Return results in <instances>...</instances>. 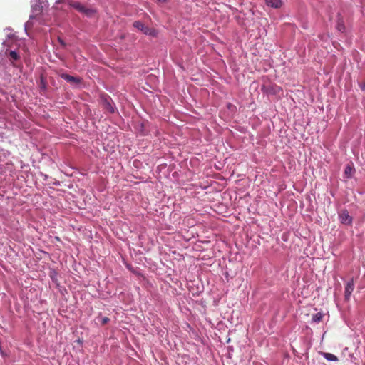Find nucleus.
Listing matches in <instances>:
<instances>
[{
    "label": "nucleus",
    "mask_w": 365,
    "mask_h": 365,
    "mask_svg": "<svg viewBox=\"0 0 365 365\" xmlns=\"http://www.w3.org/2000/svg\"><path fill=\"white\" fill-rule=\"evenodd\" d=\"M133 26L137 29L138 30L142 31L143 34L150 36H155V31L154 29H150L148 26H145L144 24H143L140 21H135L133 22Z\"/></svg>",
    "instance_id": "1"
},
{
    "label": "nucleus",
    "mask_w": 365,
    "mask_h": 365,
    "mask_svg": "<svg viewBox=\"0 0 365 365\" xmlns=\"http://www.w3.org/2000/svg\"><path fill=\"white\" fill-rule=\"evenodd\" d=\"M102 105L103 108L110 113L115 112V108L112 104L111 99L109 96H106L102 97Z\"/></svg>",
    "instance_id": "2"
},
{
    "label": "nucleus",
    "mask_w": 365,
    "mask_h": 365,
    "mask_svg": "<svg viewBox=\"0 0 365 365\" xmlns=\"http://www.w3.org/2000/svg\"><path fill=\"white\" fill-rule=\"evenodd\" d=\"M354 289V279H351L346 284L344 291V298L346 301H349L350 297Z\"/></svg>",
    "instance_id": "3"
},
{
    "label": "nucleus",
    "mask_w": 365,
    "mask_h": 365,
    "mask_svg": "<svg viewBox=\"0 0 365 365\" xmlns=\"http://www.w3.org/2000/svg\"><path fill=\"white\" fill-rule=\"evenodd\" d=\"M61 77L71 84H79L82 81L81 78L75 77L67 73H62Z\"/></svg>",
    "instance_id": "4"
},
{
    "label": "nucleus",
    "mask_w": 365,
    "mask_h": 365,
    "mask_svg": "<svg viewBox=\"0 0 365 365\" xmlns=\"http://www.w3.org/2000/svg\"><path fill=\"white\" fill-rule=\"evenodd\" d=\"M339 219L341 223L344 225H351L352 217L349 215L347 210H342L339 214Z\"/></svg>",
    "instance_id": "5"
},
{
    "label": "nucleus",
    "mask_w": 365,
    "mask_h": 365,
    "mask_svg": "<svg viewBox=\"0 0 365 365\" xmlns=\"http://www.w3.org/2000/svg\"><path fill=\"white\" fill-rule=\"evenodd\" d=\"M355 173L354 164L350 163L346 165L344 170V175L346 178H351Z\"/></svg>",
    "instance_id": "6"
},
{
    "label": "nucleus",
    "mask_w": 365,
    "mask_h": 365,
    "mask_svg": "<svg viewBox=\"0 0 365 365\" xmlns=\"http://www.w3.org/2000/svg\"><path fill=\"white\" fill-rule=\"evenodd\" d=\"M265 2L268 6L275 9L280 8L282 5V0H265Z\"/></svg>",
    "instance_id": "7"
},
{
    "label": "nucleus",
    "mask_w": 365,
    "mask_h": 365,
    "mask_svg": "<svg viewBox=\"0 0 365 365\" xmlns=\"http://www.w3.org/2000/svg\"><path fill=\"white\" fill-rule=\"evenodd\" d=\"M96 11L91 8H87L85 6H83V10L81 11L85 16L88 17H91L95 14Z\"/></svg>",
    "instance_id": "8"
},
{
    "label": "nucleus",
    "mask_w": 365,
    "mask_h": 365,
    "mask_svg": "<svg viewBox=\"0 0 365 365\" xmlns=\"http://www.w3.org/2000/svg\"><path fill=\"white\" fill-rule=\"evenodd\" d=\"M70 5L73 8L75 9L76 10H77L78 11L81 12L83 10V6L84 5L81 4V3L79 2H77V1H71L70 3Z\"/></svg>",
    "instance_id": "9"
},
{
    "label": "nucleus",
    "mask_w": 365,
    "mask_h": 365,
    "mask_svg": "<svg viewBox=\"0 0 365 365\" xmlns=\"http://www.w3.org/2000/svg\"><path fill=\"white\" fill-rule=\"evenodd\" d=\"M323 356L328 361H338L337 356H335L333 354H331V353H323Z\"/></svg>",
    "instance_id": "10"
},
{
    "label": "nucleus",
    "mask_w": 365,
    "mask_h": 365,
    "mask_svg": "<svg viewBox=\"0 0 365 365\" xmlns=\"http://www.w3.org/2000/svg\"><path fill=\"white\" fill-rule=\"evenodd\" d=\"M336 29L341 32H344L345 31V25L341 18H339L337 20Z\"/></svg>",
    "instance_id": "11"
},
{
    "label": "nucleus",
    "mask_w": 365,
    "mask_h": 365,
    "mask_svg": "<svg viewBox=\"0 0 365 365\" xmlns=\"http://www.w3.org/2000/svg\"><path fill=\"white\" fill-rule=\"evenodd\" d=\"M324 314L321 312L316 313L312 317V322L318 323L322 320Z\"/></svg>",
    "instance_id": "12"
},
{
    "label": "nucleus",
    "mask_w": 365,
    "mask_h": 365,
    "mask_svg": "<svg viewBox=\"0 0 365 365\" xmlns=\"http://www.w3.org/2000/svg\"><path fill=\"white\" fill-rule=\"evenodd\" d=\"M9 57L11 61H16L19 58V54L14 51L9 52Z\"/></svg>",
    "instance_id": "13"
},
{
    "label": "nucleus",
    "mask_w": 365,
    "mask_h": 365,
    "mask_svg": "<svg viewBox=\"0 0 365 365\" xmlns=\"http://www.w3.org/2000/svg\"><path fill=\"white\" fill-rule=\"evenodd\" d=\"M110 321V319L107 317H104L101 319V324L103 325L106 324Z\"/></svg>",
    "instance_id": "14"
},
{
    "label": "nucleus",
    "mask_w": 365,
    "mask_h": 365,
    "mask_svg": "<svg viewBox=\"0 0 365 365\" xmlns=\"http://www.w3.org/2000/svg\"><path fill=\"white\" fill-rule=\"evenodd\" d=\"M58 41L60 42V43H61V45L65 46L64 42H63V41L60 38H58Z\"/></svg>",
    "instance_id": "15"
},
{
    "label": "nucleus",
    "mask_w": 365,
    "mask_h": 365,
    "mask_svg": "<svg viewBox=\"0 0 365 365\" xmlns=\"http://www.w3.org/2000/svg\"><path fill=\"white\" fill-rule=\"evenodd\" d=\"M159 2H162V3H164V2H166L167 0H157Z\"/></svg>",
    "instance_id": "16"
},
{
    "label": "nucleus",
    "mask_w": 365,
    "mask_h": 365,
    "mask_svg": "<svg viewBox=\"0 0 365 365\" xmlns=\"http://www.w3.org/2000/svg\"><path fill=\"white\" fill-rule=\"evenodd\" d=\"M361 88H362L363 90H364V89H365V84L364 85V86H363V87H361Z\"/></svg>",
    "instance_id": "17"
}]
</instances>
